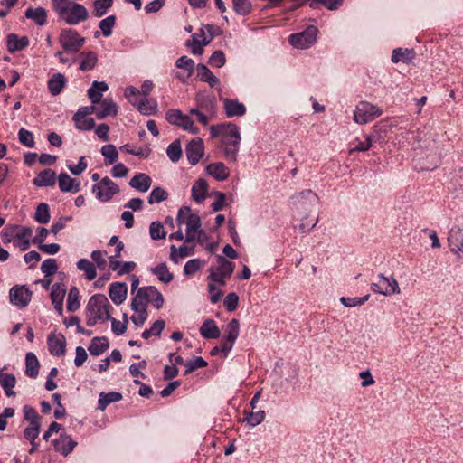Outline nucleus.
Masks as SVG:
<instances>
[{
	"mask_svg": "<svg viewBox=\"0 0 463 463\" xmlns=\"http://www.w3.org/2000/svg\"><path fill=\"white\" fill-rule=\"evenodd\" d=\"M59 187L61 192L77 193L80 191V183L76 182L75 179L71 178L68 174L61 173L58 177Z\"/></svg>",
	"mask_w": 463,
	"mask_h": 463,
	"instance_id": "25",
	"label": "nucleus"
},
{
	"mask_svg": "<svg viewBox=\"0 0 463 463\" xmlns=\"http://www.w3.org/2000/svg\"><path fill=\"white\" fill-rule=\"evenodd\" d=\"M32 235L33 230L31 228L19 225V229L14 234L13 246L22 251L26 250L30 247Z\"/></svg>",
	"mask_w": 463,
	"mask_h": 463,
	"instance_id": "13",
	"label": "nucleus"
},
{
	"mask_svg": "<svg viewBox=\"0 0 463 463\" xmlns=\"http://www.w3.org/2000/svg\"><path fill=\"white\" fill-rule=\"evenodd\" d=\"M66 80L63 74L56 73L48 81V88L52 96L60 94L64 88Z\"/></svg>",
	"mask_w": 463,
	"mask_h": 463,
	"instance_id": "39",
	"label": "nucleus"
},
{
	"mask_svg": "<svg viewBox=\"0 0 463 463\" xmlns=\"http://www.w3.org/2000/svg\"><path fill=\"white\" fill-rule=\"evenodd\" d=\"M208 189V184L206 180L200 178L198 179L192 187V197L197 203L204 201L206 192Z\"/></svg>",
	"mask_w": 463,
	"mask_h": 463,
	"instance_id": "35",
	"label": "nucleus"
},
{
	"mask_svg": "<svg viewBox=\"0 0 463 463\" xmlns=\"http://www.w3.org/2000/svg\"><path fill=\"white\" fill-rule=\"evenodd\" d=\"M118 114V106L111 99H105L100 101V107L97 109L98 119H104L109 116L115 117Z\"/></svg>",
	"mask_w": 463,
	"mask_h": 463,
	"instance_id": "22",
	"label": "nucleus"
},
{
	"mask_svg": "<svg viewBox=\"0 0 463 463\" xmlns=\"http://www.w3.org/2000/svg\"><path fill=\"white\" fill-rule=\"evenodd\" d=\"M217 261L218 267L216 269H210L209 279L221 286H224L226 285V279L232 276L234 267L232 262L221 255L217 256Z\"/></svg>",
	"mask_w": 463,
	"mask_h": 463,
	"instance_id": "6",
	"label": "nucleus"
},
{
	"mask_svg": "<svg viewBox=\"0 0 463 463\" xmlns=\"http://www.w3.org/2000/svg\"><path fill=\"white\" fill-rule=\"evenodd\" d=\"M224 110L228 118L241 117L246 113L245 106L236 99H224Z\"/></svg>",
	"mask_w": 463,
	"mask_h": 463,
	"instance_id": "24",
	"label": "nucleus"
},
{
	"mask_svg": "<svg viewBox=\"0 0 463 463\" xmlns=\"http://www.w3.org/2000/svg\"><path fill=\"white\" fill-rule=\"evenodd\" d=\"M233 10L240 15H247L251 11L250 0H232Z\"/></svg>",
	"mask_w": 463,
	"mask_h": 463,
	"instance_id": "51",
	"label": "nucleus"
},
{
	"mask_svg": "<svg viewBox=\"0 0 463 463\" xmlns=\"http://www.w3.org/2000/svg\"><path fill=\"white\" fill-rule=\"evenodd\" d=\"M59 267L55 259H47L41 265V270L45 277H51L54 275Z\"/></svg>",
	"mask_w": 463,
	"mask_h": 463,
	"instance_id": "57",
	"label": "nucleus"
},
{
	"mask_svg": "<svg viewBox=\"0 0 463 463\" xmlns=\"http://www.w3.org/2000/svg\"><path fill=\"white\" fill-rule=\"evenodd\" d=\"M100 152L104 156V162L106 165H113L118 161V152L114 145L109 144L103 146Z\"/></svg>",
	"mask_w": 463,
	"mask_h": 463,
	"instance_id": "41",
	"label": "nucleus"
},
{
	"mask_svg": "<svg viewBox=\"0 0 463 463\" xmlns=\"http://www.w3.org/2000/svg\"><path fill=\"white\" fill-rule=\"evenodd\" d=\"M176 222L179 225L186 223L185 242H193L196 239L197 232L198 237L203 234L201 218L198 214L193 213L188 206H182L179 209Z\"/></svg>",
	"mask_w": 463,
	"mask_h": 463,
	"instance_id": "2",
	"label": "nucleus"
},
{
	"mask_svg": "<svg viewBox=\"0 0 463 463\" xmlns=\"http://www.w3.org/2000/svg\"><path fill=\"white\" fill-rule=\"evenodd\" d=\"M371 289L383 296H391L401 292L399 284L394 277H385L383 274L378 275V281L371 284Z\"/></svg>",
	"mask_w": 463,
	"mask_h": 463,
	"instance_id": "8",
	"label": "nucleus"
},
{
	"mask_svg": "<svg viewBox=\"0 0 463 463\" xmlns=\"http://www.w3.org/2000/svg\"><path fill=\"white\" fill-rule=\"evenodd\" d=\"M200 334L205 339H216L221 333L214 320L206 319L200 327Z\"/></svg>",
	"mask_w": 463,
	"mask_h": 463,
	"instance_id": "29",
	"label": "nucleus"
},
{
	"mask_svg": "<svg viewBox=\"0 0 463 463\" xmlns=\"http://www.w3.org/2000/svg\"><path fill=\"white\" fill-rule=\"evenodd\" d=\"M29 45V39L27 36L19 37L15 33H9L6 37L7 51L14 53L18 51L25 49Z\"/></svg>",
	"mask_w": 463,
	"mask_h": 463,
	"instance_id": "20",
	"label": "nucleus"
},
{
	"mask_svg": "<svg viewBox=\"0 0 463 463\" xmlns=\"http://www.w3.org/2000/svg\"><path fill=\"white\" fill-rule=\"evenodd\" d=\"M206 172L217 181H224L230 175L229 168L222 162L208 165Z\"/></svg>",
	"mask_w": 463,
	"mask_h": 463,
	"instance_id": "21",
	"label": "nucleus"
},
{
	"mask_svg": "<svg viewBox=\"0 0 463 463\" xmlns=\"http://www.w3.org/2000/svg\"><path fill=\"white\" fill-rule=\"evenodd\" d=\"M110 307V304L105 295L97 294L92 296L89 299L86 307L87 326H93L98 323H104L108 321L109 318H111L109 313Z\"/></svg>",
	"mask_w": 463,
	"mask_h": 463,
	"instance_id": "1",
	"label": "nucleus"
},
{
	"mask_svg": "<svg viewBox=\"0 0 463 463\" xmlns=\"http://www.w3.org/2000/svg\"><path fill=\"white\" fill-rule=\"evenodd\" d=\"M54 449L63 456L69 455L77 443L72 440L69 435H61V437L54 440Z\"/></svg>",
	"mask_w": 463,
	"mask_h": 463,
	"instance_id": "23",
	"label": "nucleus"
},
{
	"mask_svg": "<svg viewBox=\"0 0 463 463\" xmlns=\"http://www.w3.org/2000/svg\"><path fill=\"white\" fill-rule=\"evenodd\" d=\"M19 229V225H7L1 232V238L4 244L13 243L14 234Z\"/></svg>",
	"mask_w": 463,
	"mask_h": 463,
	"instance_id": "61",
	"label": "nucleus"
},
{
	"mask_svg": "<svg viewBox=\"0 0 463 463\" xmlns=\"http://www.w3.org/2000/svg\"><path fill=\"white\" fill-rule=\"evenodd\" d=\"M205 261L200 259H193L188 260L184 267V273L186 276H193L203 267H204Z\"/></svg>",
	"mask_w": 463,
	"mask_h": 463,
	"instance_id": "48",
	"label": "nucleus"
},
{
	"mask_svg": "<svg viewBox=\"0 0 463 463\" xmlns=\"http://www.w3.org/2000/svg\"><path fill=\"white\" fill-rule=\"evenodd\" d=\"M239 333H240L239 320L236 318H233L227 325L224 340L234 344V342L236 341V339L239 336Z\"/></svg>",
	"mask_w": 463,
	"mask_h": 463,
	"instance_id": "44",
	"label": "nucleus"
},
{
	"mask_svg": "<svg viewBox=\"0 0 463 463\" xmlns=\"http://www.w3.org/2000/svg\"><path fill=\"white\" fill-rule=\"evenodd\" d=\"M185 154L189 163L195 165L204 154V145L202 138L191 140L185 147Z\"/></svg>",
	"mask_w": 463,
	"mask_h": 463,
	"instance_id": "11",
	"label": "nucleus"
},
{
	"mask_svg": "<svg viewBox=\"0 0 463 463\" xmlns=\"http://www.w3.org/2000/svg\"><path fill=\"white\" fill-rule=\"evenodd\" d=\"M73 120L75 122L76 128L80 130H90L95 127L93 118L83 116L77 118L76 113L73 116Z\"/></svg>",
	"mask_w": 463,
	"mask_h": 463,
	"instance_id": "52",
	"label": "nucleus"
},
{
	"mask_svg": "<svg viewBox=\"0 0 463 463\" xmlns=\"http://www.w3.org/2000/svg\"><path fill=\"white\" fill-rule=\"evenodd\" d=\"M40 364L36 355L29 352L25 356V374L30 378H36L39 373Z\"/></svg>",
	"mask_w": 463,
	"mask_h": 463,
	"instance_id": "33",
	"label": "nucleus"
},
{
	"mask_svg": "<svg viewBox=\"0 0 463 463\" xmlns=\"http://www.w3.org/2000/svg\"><path fill=\"white\" fill-rule=\"evenodd\" d=\"M131 103L143 115H156L157 112V102L155 99L143 97L137 100H131Z\"/></svg>",
	"mask_w": 463,
	"mask_h": 463,
	"instance_id": "19",
	"label": "nucleus"
},
{
	"mask_svg": "<svg viewBox=\"0 0 463 463\" xmlns=\"http://www.w3.org/2000/svg\"><path fill=\"white\" fill-rule=\"evenodd\" d=\"M109 348V341L105 336L94 337L89 346L90 354L99 356L103 354Z\"/></svg>",
	"mask_w": 463,
	"mask_h": 463,
	"instance_id": "40",
	"label": "nucleus"
},
{
	"mask_svg": "<svg viewBox=\"0 0 463 463\" xmlns=\"http://www.w3.org/2000/svg\"><path fill=\"white\" fill-rule=\"evenodd\" d=\"M373 140H375L373 135L365 136V139L364 141L357 139V145L349 150V154H353L354 152H365L369 150Z\"/></svg>",
	"mask_w": 463,
	"mask_h": 463,
	"instance_id": "62",
	"label": "nucleus"
},
{
	"mask_svg": "<svg viewBox=\"0 0 463 463\" xmlns=\"http://www.w3.org/2000/svg\"><path fill=\"white\" fill-rule=\"evenodd\" d=\"M113 0H96L93 3L94 15L96 17L103 16L107 10L112 6Z\"/></svg>",
	"mask_w": 463,
	"mask_h": 463,
	"instance_id": "55",
	"label": "nucleus"
},
{
	"mask_svg": "<svg viewBox=\"0 0 463 463\" xmlns=\"http://www.w3.org/2000/svg\"><path fill=\"white\" fill-rule=\"evenodd\" d=\"M414 57H415V52L413 49L396 48L392 51L391 60L394 63H398V62L409 63L414 59Z\"/></svg>",
	"mask_w": 463,
	"mask_h": 463,
	"instance_id": "31",
	"label": "nucleus"
},
{
	"mask_svg": "<svg viewBox=\"0 0 463 463\" xmlns=\"http://www.w3.org/2000/svg\"><path fill=\"white\" fill-rule=\"evenodd\" d=\"M24 15L27 19L33 20L40 26L44 25L47 21V13L43 7H29L26 9Z\"/></svg>",
	"mask_w": 463,
	"mask_h": 463,
	"instance_id": "34",
	"label": "nucleus"
},
{
	"mask_svg": "<svg viewBox=\"0 0 463 463\" xmlns=\"http://www.w3.org/2000/svg\"><path fill=\"white\" fill-rule=\"evenodd\" d=\"M370 295H366L364 297H355V298H345L342 297L340 298L341 303L346 307H354L357 306H362L369 299Z\"/></svg>",
	"mask_w": 463,
	"mask_h": 463,
	"instance_id": "64",
	"label": "nucleus"
},
{
	"mask_svg": "<svg viewBox=\"0 0 463 463\" xmlns=\"http://www.w3.org/2000/svg\"><path fill=\"white\" fill-rule=\"evenodd\" d=\"M92 192L100 202H109L119 193L118 185L109 177L102 178L92 187Z\"/></svg>",
	"mask_w": 463,
	"mask_h": 463,
	"instance_id": "7",
	"label": "nucleus"
},
{
	"mask_svg": "<svg viewBox=\"0 0 463 463\" xmlns=\"http://www.w3.org/2000/svg\"><path fill=\"white\" fill-rule=\"evenodd\" d=\"M228 128L230 129L221 139V146L223 149L225 158L231 162H236L241 137L236 125L228 123Z\"/></svg>",
	"mask_w": 463,
	"mask_h": 463,
	"instance_id": "3",
	"label": "nucleus"
},
{
	"mask_svg": "<svg viewBox=\"0 0 463 463\" xmlns=\"http://www.w3.org/2000/svg\"><path fill=\"white\" fill-rule=\"evenodd\" d=\"M80 70L83 71H91L98 62V55L92 51L82 52L80 53Z\"/></svg>",
	"mask_w": 463,
	"mask_h": 463,
	"instance_id": "30",
	"label": "nucleus"
},
{
	"mask_svg": "<svg viewBox=\"0 0 463 463\" xmlns=\"http://www.w3.org/2000/svg\"><path fill=\"white\" fill-rule=\"evenodd\" d=\"M66 294L64 286L60 283H55L51 290L50 298L53 305L54 309L60 316L63 314V299Z\"/></svg>",
	"mask_w": 463,
	"mask_h": 463,
	"instance_id": "15",
	"label": "nucleus"
},
{
	"mask_svg": "<svg viewBox=\"0 0 463 463\" xmlns=\"http://www.w3.org/2000/svg\"><path fill=\"white\" fill-rule=\"evenodd\" d=\"M207 364H208L207 362L202 357H196L193 360H189L186 363H184V366H185L184 375H187V374L193 373L196 369L206 367Z\"/></svg>",
	"mask_w": 463,
	"mask_h": 463,
	"instance_id": "53",
	"label": "nucleus"
},
{
	"mask_svg": "<svg viewBox=\"0 0 463 463\" xmlns=\"http://www.w3.org/2000/svg\"><path fill=\"white\" fill-rule=\"evenodd\" d=\"M166 154L172 162L175 163L179 161V159L182 156V148L180 141L175 140L174 142H172L167 146Z\"/></svg>",
	"mask_w": 463,
	"mask_h": 463,
	"instance_id": "49",
	"label": "nucleus"
},
{
	"mask_svg": "<svg viewBox=\"0 0 463 463\" xmlns=\"http://www.w3.org/2000/svg\"><path fill=\"white\" fill-rule=\"evenodd\" d=\"M47 344L51 354L61 356L65 354L66 339L63 335L51 333L47 338Z\"/></svg>",
	"mask_w": 463,
	"mask_h": 463,
	"instance_id": "14",
	"label": "nucleus"
},
{
	"mask_svg": "<svg viewBox=\"0 0 463 463\" xmlns=\"http://www.w3.org/2000/svg\"><path fill=\"white\" fill-rule=\"evenodd\" d=\"M146 302H150L156 309H160L164 304L163 295L154 286L141 288Z\"/></svg>",
	"mask_w": 463,
	"mask_h": 463,
	"instance_id": "18",
	"label": "nucleus"
},
{
	"mask_svg": "<svg viewBox=\"0 0 463 463\" xmlns=\"http://www.w3.org/2000/svg\"><path fill=\"white\" fill-rule=\"evenodd\" d=\"M108 89L109 86L106 82L95 80L88 90V97L92 103H99L101 101L103 92L107 91Z\"/></svg>",
	"mask_w": 463,
	"mask_h": 463,
	"instance_id": "28",
	"label": "nucleus"
},
{
	"mask_svg": "<svg viewBox=\"0 0 463 463\" xmlns=\"http://www.w3.org/2000/svg\"><path fill=\"white\" fill-rule=\"evenodd\" d=\"M152 184V179L146 174H137L129 182V185L136 190L146 193L149 190Z\"/></svg>",
	"mask_w": 463,
	"mask_h": 463,
	"instance_id": "27",
	"label": "nucleus"
},
{
	"mask_svg": "<svg viewBox=\"0 0 463 463\" xmlns=\"http://www.w3.org/2000/svg\"><path fill=\"white\" fill-rule=\"evenodd\" d=\"M56 182V174L52 169H45L38 174L33 183L38 187L54 185Z\"/></svg>",
	"mask_w": 463,
	"mask_h": 463,
	"instance_id": "26",
	"label": "nucleus"
},
{
	"mask_svg": "<svg viewBox=\"0 0 463 463\" xmlns=\"http://www.w3.org/2000/svg\"><path fill=\"white\" fill-rule=\"evenodd\" d=\"M149 234L153 240L164 239L166 232L160 222H152L149 226Z\"/></svg>",
	"mask_w": 463,
	"mask_h": 463,
	"instance_id": "58",
	"label": "nucleus"
},
{
	"mask_svg": "<svg viewBox=\"0 0 463 463\" xmlns=\"http://www.w3.org/2000/svg\"><path fill=\"white\" fill-rule=\"evenodd\" d=\"M448 243L450 250L455 254L463 253V229L452 228L449 232Z\"/></svg>",
	"mask_w": 463,
	"mask_h": 463,
	"instance_id": "17",
	"label": "nucleus"
},
{
	"mask_svg": "<svg viewBox=\"0 0 463 463\" xmlns=\"http://www.w3.org/2000/svg\"><path fill=\"white\" fill-rule=\"evenodd\" d=\"M34 219L42 224L48 223L50 221V213L47 203H42L37 206Z\"/></svg>",
	"mask_w": 463,
	"mask_h": 463,
	"instance_id": "50",
	"label": "nucleus"
},
{
	"mask_svg": "<svg viewBox=\"0 0 463 463\" xmlns=\"http://www.w3.org/2000/svg\"><path fill=\"white\" fill-rule=\"evenodd\" d=\"M168 197V193L164 190L161 187H156L152 190L150 193L148 203L150 204L158 203L165 200H166Z\"/></svg>",
	"mask_w": 463,
	"mask_h": 463,
	"instance_id": "59",
	"label": "nucleus"
},
{
	"mask_svg": "<svg viewBox=\"0 0 463 463\" xmlns=\"http://www.w3.org/2000/svg\"><path fill=\"white\" fill-rule=\"evenodd\" d=\"M18 137H19L20 143L23 144L26 147L32 148L35 145L32 132L25 128H21L19 130Z\"/></svg>",
	"mask_w": 463,
	"mask_h": 463,
	"instance_id": "63",
	"label": "nucleus"
},
{
	"mask_svg": "<svg viewBox=\"0 0 463 463\" xmlns=\"http://www.w3.org/2000/svg\"><path fill=\"white\" fill-rule=\"evenodd\" d=\"M76 265L78 269L84 272V276L87 280L91 281L97 277L96 266L89 260L80 259L78 260Z\"/></svg>",
	"mask_w": 463,
	"mask_h": 463,
	"instance_id": "38",
	"label": "nucleus"
},
{
	"mask_svg": "<svg viewBox=\"0 0 463 463\" xmlns=\"http://www.w3.org/2000/svg\"><path fill=\"white\" fill-rule=\"evenodd\" d=\"M32 292L25 286H14L10 289V302L19 307H26L31 301Z\"/></svg>",
	"mask_w": 463,
	"mask_h": 463,
	"instance_id": "10",
	"label": "nucleus"
},
{
	"mask_svg": "<svg viewBox=\"0 0 463 463\" xmlns=\"http://www.w3.org/2000/svg\"><path fill=\"white\" fill-rule=\"evenodd\" d=\"M116 24V16L109 15L99 22V28L104 36L109 37L112 34V29Z\"/></svg>",
	"mask_w": 463,
	"mask_h": 463,
	"instance_id": "54",
	"label": "nucleus"
},
{
	"mask_svg": "<svg viewBox=\"0 0 463 463\" xmlns=\"http://www.w3.org/2000/svg\"><path fill=\"white\" fill-rule=\"evenodd\" d=\"M191 254H193V250L189 249L186 245H182L178 249L175 245L171 246L170 260L175 263Z\"/></svg>",
	"mask_w": 463,
	"mask_h": 463,
	"instance_id": "45",
	"label": "nucleus"
},
{
	"mask_svg": "<svg viewBox=\"0 0 463 463\" xmlns=\"http://www.w3.org/2000/svg\"><path fill=\"white\" fill-rule=\"evenodd\" d=\"M383 111L376 105L361 101L354 111V120L360 125L367 124L382 115Z\"/></svg>",
	"mask_w": 463,
	"mask_h": 463,
	"instance_id": "5",
	"label": "nucleus"
},
{
	"mask_svg": "<svg viewBox=\"0 0 463 463\" xmlns=\"http://www.w3.org/2000/svg\"><path fill=\"white\" fill-rule=\"evenodd\" d=\"M89 14L84 5L74 3L62 19L67 24L75 25L88 19Z\"/></svg>",
	"mask_w": 463,
	"mask_h": 463,
	"instance_id": "12",
	"label": "nucleus"
},
{
	"mask_svg": "<svg viewBox=\"0 0 463 463\" xmlns=\"http://www.w3.org/2000/svg\"><path fill=\"white\" fill-rule=\"evenodd\" d=\"M85 42V38L72 28L62 29L59 35V43L67 53L79 52Z\"/></svg>",
	"mask_w": 463,
	"mask_h": 463,
	"instance_id": "4",
	"label": "nucleus"
},
{
	"mask_svg": "<svg viewBox=\"0 0 463 463\" xmlns=\"http://www.w3.org/2000/svg\"><path fill=\"white\" fill-rule=\"evenodd\" d=\"M80 291L77 287L73 286L70 288L67 298V310L74 312L80 308Z\"/></svg>",
	"mask_w": 463,
	"mask_h": 463,
	"instance_id": "43",
	"label": "nucleus"
},
{
	"mask_svg": "<svg viewBox=\"0 0 463 463\" xmlns=\"http://www.w3.org/2000/svg\"><path fill=\"white\" fill-rule=\"evenodd\" d=\"M24 419L32 424H41V417L39 416L36 410L29 405H25L23 408Z\"/></svg>",
	"mask_w": 463,
	"mask_h": 463,
	"instance_id": "60",
	"label": "nucleus"
},
{
	"mask_svg": "<svg viewBox=\"0 0 463 463\" xmlns=\"http://www.w3.org/2000/svg\"><path fill=\"white\" fill-rule=\"evenodd\" d=\"M120 400H122V394L118 392H101L99 397L98 409L103 411L109 404L119 402Z\"/></svg>",
	"mask_w": 463,
	"mask_h": 463,
	"instance_id": "37",
	"label": "nucleus"
},
{
	"mask_svg": "<svg viewBox=\"0 0 463 463\" xmlns=\"http://www.w3.org/2000/svg\"><path fill=\"white\" fill-rule=\"evenodd\" d=\"M165 323L164 320H156L149 329H146L142 333L144 339H148L151 335H160L161 332L165 328Z\"/></svg>",
	"mask_w": 463,
	"mask_h": 463,
	"instance_id": "56",
	"label": "nucleus"
},
{
	"mask_svg": "<svg viewBox=\"0 0 463 463\" xmlns=\"http://www.w3.org/2000/svg\"><path fill=\"white\" fill-rule=\"evenodd\" d=\"M244 413H245L244 421L247 422V424L250 427H255V426L260 424L265 420V416H266V413L263 410H260L256 412L244 411Z\"/></svg>",
	"mask_w": 463,
	"mask_h": 463,
	"instance_id": "46",
	"label": "nucleus"
},
{
	"mask_svg": "<svg viewBox=\"0 0 463 463\" xmlns=\"http://www.w3.org/2000/svg\"><path fill=\"white\" fill-rule=\"evenodd\" d=\"M16 383L15 376L12 373H6L0 371V385L4 389L5 394L10 397L15 394L14 388Z\"/></svg>",
	"mask_w": 463,
	"mask_h": 463,
	"instance_id": "36",
	"label": "nucleus"
},
{
	"mask_svg": "<svg viewBox=\"0 0 463 463\" xmlns=\"http://www.w3.org/2000/svg\"><path fill=\"white\" fill-rule=\"evenodd\" d=\"M128 286L124 282H115L109 286V295L112 302L118 306L127 298Z\"/></svg>",
	"mask_w": 463,
	"mask_h": 463,
	"instance_id": "16",
	"label": "nucleus"
},
{
	"mask_svg": "<svg viewBox=\"0 0 463 463\" xmlns=\"http://www.w3.org/2000/svg\"><path fill=\"white\" fill-rule=\"evenodd\" d=\"M143 294L141 292V288H138L137 295L133 298L131 302V308L136 313H147L146 312V302L145 298H143Z\"/></svg>",
	"mask_w": 463,
	"mask_h": 463,
	"instance_id": "47",
	"label": "nucleus"
},
{
	"mask_svg": "<svg viewBox=\"0 0 463 463\" xmlns=\"http://www.w3.org/2000/svg\"><path fill=\"white\" fill-rule=\"evenodd\" d=\"M317 29L315 26H308L304 32L290 35V44L298 49H307L317 40Z\"/></svg>",
	"mask_w": 463,
	"mask_h": 463,
	"instance_id": "9",
	"label": "nucleus"
},
{
	"mask_svg": "<svg viewBox=\"0 0 463 463\" xmlns=\"http://www.w3.org/2000/svg\"><path fill=\"white\" fill-rule=\"evenodd\" d=\"M197 77L200 80L207 82L212 88L219 83V79L203 63L197 65Z\"/></svg>",
	"mask_w": 463,
	"mask_h": 463,
	"instance_id": "32",
	"label": "nucleus"
},
{
	"mask_svg": "<svg viewBox=\"0 0 463 463\" xmlns=\"http://www.w3.org/2000/svg\"><path fill=\"white\" fill-rule=\"evenodd\" d=\"M151 272L157 277V279L167 284L174 279V275L169 271L165 263H160L156 267L151 269Z\"/></svg>",
	"mask_w": 463,
	"mask_h": 463,
	"instance_id": "42",
	"label": "nucleus"
}]
</instances>
